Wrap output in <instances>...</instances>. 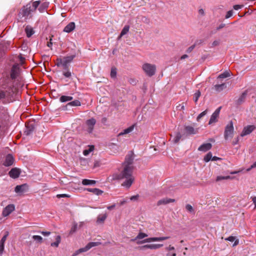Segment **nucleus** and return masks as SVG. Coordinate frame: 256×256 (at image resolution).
<instances>
[{"mask_svg": "<svg viewBox=\"0 0 256 256\" xmlns=\"http://www.w3.org/2000/svg\"><path fill=\"white\" fill-rule=\"evenodd\" d=\"M134 156L132 154L126 156L125 161L122 164L118 172L114 173L112 176V180L125 179L122 186L129 188L135 180L132 176L134 166L132 164Z\"/></svg>", "mask_w": 256, "mask_h": 256, "instance_id": "nucleus-1", "label": "nucleus"}, {"mask_svg": "<svg viewBox=\"0 0 256 256\" xmlns=\"http://www.w3.org/2000/svg\"><path fill=\"white\" fill-rule=\"evenodd\" d=\"M40 4V1H35L32 3L27 4L22 7L20 14L26 19L28 18L30 14L34 12Z\"/></svg>", "mask_w": 256, "mask_h": 256, "instance_id": "nucleus-2", "label": "nucleus"}, {"mask_svg": "<svg viewBox=\"0 0 256 256\" xmlns=\"http://www.w3.org/2000/svg\"><path fill=\"white\" fill-rule=\"evenodd\" d=\"M142 69L148 76L154 75L156 71V66L154 64L144 63L142 66Z\"/></svg>", "mask_w": 256, "mask_h": 256, "instance_id": "nucleus-3", "label": "nucleus"}, {"mask_svg": "<svg viewBox=\"0 0 256 256\" xmlns=\"http://www.w3.org/2000/svg\"><path fill=\"white\" fill-rule=\"evenodd\" d=\"M234 132V124L232 121H230L226 126L224 132V138L225 140L232 138Z\"/></svg>", "mask_w": 256, "mask_h": 256, "instance_id": "nucleus-4", "label": "nucleus"}, {"mask_svg": "<svg viewBox=\"0 0 256 256\" xmlns=\"http://www.w3.org/2000/svg\"><path fill=\"white\" fill-rule=\"evenodd\" d=\"M101 244L100 242H89L84 248H80L78 250H76L74 254H72V256H76L79 254L85 252L89 250L90 248L94 246H98Z\"/></svg>", "mask_w": 256, "mask_h": 256, "instance_id": "nucleus-5", "label": "nucleus"}, {"mask_svg": "<svg viewBox=\"0 0 256 256\" xmlns=\"http://www.w3.org/2000/svg\"><path fill=\"white\" fill-rule=\"evenodd\" d=\"M96 124V120L94 118L88 120L85 122V129L86 131L90 134L92 132L94 126Z\"/></svg>", "mask_w": 256, "mask_h": 256, "instance_id": "nucleus-6", "label": "nucleus"}, {"mask_svg": "<svg viewBox=\"0 0 256 256\" xmlns=\"http://www.w3.org/2000/svg\"><path fill=\"white\" fill-rule=\"evenodd\" d=\"M170 238L169 236H164V237H154L150 238L144 240L140 242H138V244H142L144 242H160L164 240H168Z\"/></svg>", "mask_w": 256, "mask_h": 256, "instance_id": "nucleus-7", "label": "nucleus"}, {"mask_svg": "<svg viewBox=\"0 0 256 256\" xmlns=\"http://www.w3.org/2000/svg\"><path fill=\"white\" fill-rule=\"evenodd\" d=\"M14 210L15 206L14 204H8L5 208H4L2 212V216L4 217H6L9 216Z\"/></svg>", "mask_w": 256, "mask_h": 256, "instance_id": "nucleus-8", "label": "nucleus"}, {"mask_svg": "<svg viewBox=\"0 0 256 256\" xmlns=\"http://www.w3.org/2000/svg\"><path fill=\"white\" fill-rule=\"evenodd\" d=\"M220 109L221 106L218 108L212 114L208 122L209 124L215 123L218 121V118L220 115Z\"/></svg>", "mask_w": 256, "mask_h": 256, "instance_id": "nucleus-9", "label": "nucleus"}, {"mask_svg": "<svg viewBox=\"0 0 256 256\" xmlns=\"http://www.w3.org/2000/svg\"><path fill=\"white\" fill-rule=\"evenodd\" d=\"M255 128L256 127L254 125H249L244 127L242 132L240 134V136H244L250 134L252 131L254 130Z\"/></svg>", "mask_w": 256, "mask_h": 256, "instance_id": "nucleus-10", "label": "nucleus"}, {"mask_svg": "<svg viewBox=\"0 0 256 256\" xmlns=\"http://www.w3.org/2000/svg\"><path fill=\"white\" fill-rule=\"evenodd\" d=\"M20 68L18 64H14L10 72V77L12 79H15L17 78L20 72Z\"/></svg>", "mask_w": 256, "mask_h": 256, "instance_id": "nucleus-11", "label": "nucleus"}, {"mask_svg": "<svg viewBox=\"0 0 256 256\" xmlns=\"http://www.w3.org/2000/svg\"><path fill=\"white\" fill-rule=\"evenodd\" d=\"M163 246L162 244H146L139 247V249L140 250H144L146 248H150L152 250L158 249Z\"/></svg>", "mask_w": 256, "mask_h": 256, "instance_id": "nucleus-12", "label": "nucleus"}, {"mask_svg": "<svg viewBox=\"0 0 256 256\" xmlns=\"http://www.w3.org/2000/svg\"><path fill=\"white\" fill-rule=\"evenodd\" d=\"M14 160L13 156L10 154H8L6 156L3 164L6 166H10L13 164Z\"/></svg>", "mask_w": 256, "mask_h": 256, "instance_id": "nucleus-13", "label": "nucleus"}, {"mask_svg": "<svg viewBox=\"0 0 256 256\" xmlns=\"http://www.w3.org/2000/svg\"><path fill=\"white\" fill-rule=\"evenodd\" d=\"M28 188L27 184H24L21 185L16 186L15 188L14 191L16 193H22L25 192Z\"/></svg>", "mask_w": 256, "mask_h": 256, "instance_id": "nucleus-14", "label": "nucleus"}, {"mask_svg": "<svg viewBox=\"0 0 256 256\" xmlns=\"http://www.w3.org/2000/svg\"><path fill=\"white\" fill-rule=\"evenodd\" d=\"M20 173V169L18 168H12L8 172V174L10 176L13 178H18Z\"/></svg>", "mask_w": 256, "mask_h": 256, "instance_id": "nucleus-15", "label": "nucleus"}, {"mask_svg": "<svg viewBox=\"0 0 256 256\" xmlns=\"http://www.w3.org/2000/svg\"><path fill=\"white\" fill-rule=\"evenodd\" d=\"M165 250L168 252L166 256H176V249L174 246L169 245L165 248Z\"/></svg>", "mask_w": 256, "mask_h": 256, "instance_id": "nucleus-16", "label": "nucleus"}, {"mask_svg": "<svg viewBox=\"0 0 256 256\" xmlns=\"http://www.w3.org/2000/svg\"><path fill=\"white\" fill-rule=\"evenodd\" d=\"M74 57H75V56L73 55V56L64 57L62 58L63 62H64V69H66V70L67 69L68 64V63L70 62L73 60V59L74 58Z\"/></svg>", "mask_w": 256, "mask_h": 256, "instance_id": "nucleus-17", "label": "nucleus"}, {"mask_svg": "<svg viewBox=\"0 0 256 256\" xmlns=\"http://www.w3.org/2000/svg\"><path fill=\"white\" fill-rule=\"evenodd\" d=\"M76 25L74 22H71L69 23L64 29V32L69 33L72 32L75 28Z\"/></svg>", "mask_w": 256, "mask_h": 256, "instance_id": "nucleus-18", "label": "nucleus"}, {"mask_svg": "<svg viewBox=\"0 0 256 256\" xmlns=\"http://www.w3.org/2000/svg\"><path fill=\"white\" fill-rule=\"evenodd\" d=\"M175 202L174 199L172 198H164L163 199H162L158 202L157 204L158 206H160L162 204H166L170 202Z\"/></svg>", "mask_w": 256, "mask_h": 256, "instance_id": "nucleus-19", "label": "nucleus"}, {"mask_svg": "<svg viewBox=\"0 0 256 256\" xmlns=\"http://www.w3.org/2000/svg\"><path fill=\"white\" fill-rule=\"evenodd\" d=\"M212 147V145L210 143L204 144L198 148V150L205 152L210 150Z\"/></svg>", "mask_w": 256, "mask_h": 256, "instance_id": "nucleus-20", "label": "nucleus"}, {"mask_svg": "<svg viewBox=\"0 0 256 256\" xmlns=\"http://www.w3.org/2000/svg\"><path fill=\"white\" fill-rule=\"evenodd\" d=\"M107 218V214L106 213L99 214L96 219V222L98 224H103Z\"/></svg>", "mask_w": 256, "mask_h": 256, "instance_id": "nucleus-21", "label": "nucleus"}, {"mask_svg": "<svg viewBox=\"0 0 256 256\" xmlns=\"http://www.w3.org/2000/svg\"><path fill=\"white\" fill-rule=\"evenodd\" d=\"M184 129L186 132L188 134H196L198 132V129H194L191 126H186Z\"/></svg>", "mask_w": 256, "mask_h": 256, "instance_id": "nucleus-22", "label": "nucleus"}, {"mask_svg": "<svg viewBox=\"0 0 256 256\" xmlns=\"http://www.w3.org/2000/svg\"><path fill=\"white\" fill-rule=\"evenodd\" d=\"M25 32L28 38L30 37L34 34V30L32 26H27L25 28Z\"/></svg>", "mask_w": 256, "mask_h": 256, "instance_id": "nucleus-23", "label": "nucleus"}, {"mask_svg": "<svg viewBox=\"0 0 256 256\" xmlns=\"http://www.w3.org/2000/svg\"><path fill=\"white\" fill-rule=\"evenodd\" d=\"M134 128V125H132V126L128 127V128L124 130L122 132H120L118 134V136L128 134L130 132H132Z\"/></svg>", "mask_w": 256, "mask_h": 256, "instance_id": "nucleus-24", "label": "nucleus"}, {"mask_svg": "<svg viewBox=\"0 0 256 256\" xmlns=\"http://www.w3.org/2000/svg\"><path fill=\"white\" fill-rule=\"evenodd\" d=\"M86 190L88 192H92L93 194H96V195L102 194L103 192L102 190H101L98 188H86Z\"/></svg>", "mask_w": 256, "mask_h": 256, "instance_id": "nucleus-25", "label": "nucleus"}, {"mask_svg": "<svg viewBox=\"0 0 256 256\" xmlns=\"http://www.w3.org/2000/svg\"><path fill=\"white\" fill-rule=\"evenodd\" d=\"M246 95H247V92L246 91H245L241 94V96H240V98L238 100H237L238 104H240L242 102H243L245 100Z\"/></svg>", "mask_w": 256, "mask_h": 256, "instance_id": "nucleus-26", "label": "nucleus"}, {"mask_svg": "<svg viewBox=\"0 0 256 256\" xmlns=\"http://www.w3.org/2000/svg\"><path fill=\"white\" fill-rule=\"evenodd\" d=\"M225 240L230 241V242H232L234 241V242L233 244L234 246L238 245V242H239L238 240H236V237L234 236H230L225 238Z\"/></svg>", "mask_w": 256, "mask_h": 256, "instance_id": "nucleus-27", "label": "nucleus"}, {"mask_svg": "<svg viewBox=\"0 0 256 256\" xmlns=\"http://www.w3.org/2000/svg\"><path fill=\"white\" fill-rule=\"evenodd\" d=\"M73 98L70 96H62L60 98V100L61 102H64L72 100Z\"/></svg>", "mask_w": 256, "mask_h": 256, "instance_id": "nucleus-28", "label": "nucleus"}, {"mask_svg": "<svg viewBox=\"0 0 256 256\" xmlns=\"http://www.w3.org/2000/svg\"><path fill=\"white\" fill-rule=\"evenodd\" d=\"M96 183V180H90L88 179H84L82 181V184L83 185H92Z\"/></svg>", "mask_w": 256, "mask_h": 256, "instance_id": "nucleus-29", "label": "nucleus"}, {"mask_svg": "<svg viewBox=\"0 0 256 256\" xmlns=\"http://www.w3.org/2000/svg\"><path fill=\"white\" fill-rule=\"evenodd\" d=\"M129 29L130 26H125L122 30L118 38H120L122 36L126 34L129 31Z\"/></svg>", "mask_w": 256, "mask_h": 256, "instance_id": "nucleus-30", "label": "nucleus"}, {"mask_svg": "<svg viewBox=\"0 0 256 256\" xmlns=\"http://www.w3.org/2000/svg\"><path fill=\"white\" fill-rule=\"evenodd\" d=\"M56 241L51 244L52 246L58 247L60 243V242L61 238L60 236H58L56 237Z\"/></svg>", "mask_w": 256, "mask_h": 256, "instance_id": "nucleus-31", "label": "nucleus"}, {"mask_svg": "<svg viewBox=\"0 0 256 256\" xmlns=\"http://www.w3.org/2000/svg\"><path fill=\"white\" fill-rule=\"evenodd\" d=\"M230 76V72L228 71H225L222 74H220L218 76V78H224Z\"/></svg>", "mask_w": 256, "mask_h": 256, "instance_id": "nucleus-32", "label": "nucleus"}, {"mask_svg": "<svg viewBox=\"0 0 256 256\" xmlns=\"http://www.w3.org/2000/svg\"><path fill=\"white\" fill-rule=\"evenodd\" d=\"M94 150V146H90L88 149L84 150L83 152V154L84 156H88L90 152H92Z\"/></svg>", "mask_w": 256, "mask_h": 256, "instance_id": "nucleus-33", "label": "nucleus"}, {"mask_svg": "<svg viewBox=\"0 0 256 256\" xmlns=\"http://www.w3.org/2000/svg\"><path fill=\"white\" fill-rule=\"evenodd\" d=\"M48 2H44L38 8L40 12H43L48 7Z\"/></svg>", "mask_w": 256, "mask_h": 256, "instance_id": "nucleus-34", "label": "nucleus"}, {"mask_svg": "<svg viewBox=\"0 0 256 256\" xmlns=\"http://www.w3.org/2000/svg\"><path fill=\"white\" fill-rule=\"evenodd\" d=\"M186 106V103L184 102H183L182 104H179L178 105L176 106V108L178 110L184 111L185 110Z\"/></svg>", "mask_w": 256, "mask_h": 256, "instance_id": "nucleus-35", "label": "nucleus"}, {"mask_svg": "<svg viewBox=\"0 0 256 256\" xmlns=\"http://www.w3.org/2000/svg\"><path fill=\"white\" fill-rule=\"evenodd\" d=\"M68 104L70 106H80L81 105V103L78 100H74L72 102H70Z\"/></svg>", "mask_w": 256, "mask_h": 256, "instance_id": "nucleus-36", "label": "nucleus"}, {"mask_svg": "<svg viewBox=\"0 0 256 256\" xmlns=\"http://www.w3.org/2000/svg\"><path fill=\"white\" fill-rule=\"evenodd\" d=\"M181 138H182V135H181L180 133V132H177L176 136L174 138L173 140V142L174 143H178L179 142V140H180V139Z\"/></svg>", "mask_w": 256, "mask_h": 256, "instance_id": "nucleus-37", "label": "nucleus"}, {"mask_svg": "<svg viewBox=\"0 0 256 256\" xmlns=\"http://www.w3.org/2000/svg\"><path fill=\"white\" fill-rule=\"evenodd\" d=\"M201 95V93L200 90H198L196 92H195V94L194 95V100L196 103L197 102L198 98Z\"/></svg>", "mask_w": 256, "mask_h": 256, "instance_id": "nucleus-38", "label": "nucleus"}, {"mask_svg": "<svg viewBox=\"0 0 256 256\" xmlns=\"http://www.w3.org/2000/svg\"><path fill=\"white\" fill-rule=\"evenodd\" d=\"M225 87V84H216L214 86L215 90L216 91H220Z\"/></svg>", "mask_w": 256, "mask_h": 256, "instance_id": "nucleus-39", "label": "nucleus"}, {"mask_svg": "<svg viewBox=\"0 0 256 256\" xmlns=\"http://www.w3.org/2000/svg\"><path fill=\"white\" fill-rule=\"evenodd\" d=\"M212 158V154L211 152H209L206 154V155L204 156V160L206 162H209Z\"/></svg>", "mask_w": 256, "mask_h": 256, "instance_id": "nucleus-40", "label": "nucleus"}, {"mask_svg": "<svg viewBox=\"0 0 256 256\" xmlns=\"http://www.w3.org/2000/svg\"><path fill=\"white\" fill-rule=\"evenodd\" d=\"M148 236V235L145 234V233H143V232H140L138 235L136 236V238L135 240H140V239H142L143 238H144L146 237H147Z\"/></svg>", "mask_w": 256, "mask_h": 256, "instance_id": "nucleus-41", "label": "nucleus"}, {"mask_svg": "<svg viewBox=\"0 0 256 256\" xmlns=\"http://www.w3.org/2000/svg\"><path fill=\"white\" fill-rule=\"evenodd\" d=\"M32 238L34 240L37 241L38 242L40 243H42V236H33Z\"/></svg>", "mask_w": 256, "mask_h": 256, "instance_id": "nucleus-42", "label": "nucleus"}, {"mask_svg": "<svg viewBox=\"0 0 256 256\" xmlns=\"http://www.w3.org/2000/svg\"><path fill=\"white\" fill-rule=\"evenodd\" d=\"M56 65L58 66H62L64 67V62L62 59L60 58H57Z\"/></svg>", "mask_w": 256, "mask_h": 256, "instance_id": "nucleus-43", "label": "nucleus"}, {"mask_svg": "<svg viewBox=\"0 0 256 256\" xmlns=\"http://www.w3.org/2000/svg\"><path fill=\"white\" fill-rule=\"evenodd\" d=\"M8 236V232H6L5 234L1 239V240L0 241V243L4 244V242H5Z\"/></svg>", "mask_w": 256, "mask_h": 256, "instance_id": "nucleus-44", "label": "nucleus"}, {"mask_svg": "<svg viewBox=\"0 0 256 256\" xmlns=\"http://www.w3.org/2000/svg\"><path fill=\"white\" fill-rule=\"evenodd\" d=\"M186 208L188 212H194L193 207L190 204L186 205Z\"/></svg>", "mask_w": 256, "mask_h": 256, "instance_id": "nucleus-45", "label": "nucleus"}, {"mask_svg": "<svg viewBox=\"0 0 256 256\" xmlns=\"http://www.w3.org/2000/svg\"><path fill=\"white\" fill-rule=\"evenodd\" d=\"M207 114V110H206L204 111L203 112H201L197 117L196 120L198 121H199L204 116H205Z\"/></svg>", "mask_w": 256, "mask_h": 256, "instance_id": "nucleus-46", "label": "nucleus"}, {"mask_svg": "<svg viewBox=\"0 0 256 256\" xmlns=\"http://www.w3.org/2000/svg\"><path fill=\"white\" fill-rule=\"evenodd\" d=\"M63 75L66 77V78H70L72 76V74H71V72H70L69 70H66V71H64L63 72Z\"/></svg>", "mask_w": 256, "mask_h": 256, "instance_id": "nucleus-47", "label": "nucleus"}, {"mask_svg": "<svg viewBox=\"0 0 256 256\" xmlns=\"http://www.w3.org/2000/svg\"><path fill=\"white\" fill-rule=\"evenodd\" d=\"M116 74V69L112 68L110 72V76L112 78H115Z\"/></svg>", "mask_w": 256, "mask_h": 256, "instance_id": "nucleus-48", "label": "nucleus"}, {"mask_svg": "<svg viewBox=\"0 0 256 256\" xmlns=\"http://www.w3.org/2000/svg\"><path fill=\"white\" fill-rule=\"evenodd\" d=\"M6 96V92L4 91L0 92V99H4Z\"/></svg>", "mask_w": 256, "mask_h": 256, "instance_id": "nucleus-49", "label": "nucleus"}, {"mask_svg": "<svg viewBox=\"0 0 256 256\" xmlns=\"http://www.w3.org/2000/svg\"><path fill=\"white\" fill-rule=\"evenodd\" d=\"M70 196L67 194H58L56 195V197L58 198H69Z\"/></svg>", "mask_w": 256, "mask_h": 256, "instance_id": "nucleus-50", "label": "nucleus"}, {"mask_svg": "<svg viewBox=\"0 0 256 256\" xmlns=\"http://www.w3.org/2000/svg\"><path fill=\"white\" fill-rule=\"evenodd\" d=\"M233 14L232 10H229L227 12V14L226 16V18H228L232 16Z\"/></svg>", "mask_w": 256, "mask_h": 256, "instance_id": "nucleus-51", "label": "nucleus"}, {"mask_svg": "<svg viewBox=\"0 0 256 256\" xmlns=\"http://www.w3.org/2000/svg\"><path fill=\"white\" fill-rule=\"evenodd\" d=\"M100 166V163L99 160H96L94 162V168L99 167Z\"/></svg>", "mask_w": 256, "mask_h": 256, "instance_id": "nucleus-52", "label": "nucleus"}, {"mask_svg": "<svg viewBox=\"0 0 256 256\" xmlns=\"http://www.w3.org/2000/svg\"><path fill=\"white\" fill-rule=\"evenodd\" d=\"M196 46V45L195 44H193L192 46H190V47H189L187 50H186V52L188 53H190V52L193 50L194 48H195Z\"/></svg>", "mask_w": 256, "mask_h": 256, "instance_id": "nucleus-53", "label": "nucleus"}, {"mask_svg": "<svg viewBox=\"0 0 256 256\" xmlns=\"http://www.w3.org/2000/svg\"><path fill=\"white\" fill-rule=\"evenodd\" d=\"M243 5L236 4L234 6V8L235 10H238L240 8H242L243 7Z\"/></svg>", "mask_w": 256, "mask_h": 256, "instance_id": "nucleus-54", "label": "nucleus"}, {"mask_svg": "<svg viewBox=\"0 0 256 256\" xmlns=\"http://www.w3.org/2000/svg\"><path fill=\"white\" fill-rule=\"evenodd\" d=\"M139 197V196L138 194L137 195H136V196H132L130 198V200H137L138 199Z\"/></svg>", "mask_w": 256, "mask_h": 256, "instance_id": "nucleus-55", "label": "nucleus"}, {"mask_svg": "<svg viewBox=\"0 0 256 256\" xmlns=\"http://www.w3.org/2000/svg\"><path fill=\"white\" fill-rule=\"evenodd\" d=\"M225 180V176H218L216 178V181L218 182L221 180Z\"/></svg>", "mask_w": 256, "mask_h": 256, "instance_id": "nucleus-56", "label": "nucleus"}, {"mask_svg": "<svg viewBox=\"0 0 256 256\" xmlns=\"http://www.w3.org/2000/svg\"><path fill=\"white\" fill-rule=\"evenodd\" d=\"M4 244H3L0 243V254H2L4 250Z\"/></svg>", "mask_w": 256, "mask_h": 256, "instance_id": "nucleus-57", "label": "nucleus"}, {"mask_svg": "<svg viewBox=\"0 0 256 256\" xmlns=\"http://www.w3.org/2000/svg\"><path fill=\"white\" fill-rule=\"evenodd\" d=\"M76 228H77V224H74L72 226V228L70 232H74L76 230Z\"/></svg>", "mask_w": 256, "mask_h": 256, "instance_id": "nucleus-58", "label": "nucleus"}, {"mask_svg": "<svg viewBox=\"0 0 256 256\" xmlns=\"http://www.w3.org/2000/svg\"><path fill=\"white\" fill-rule=\"evenodd\" d=\"M256 168V162H254L251 166L250 168H248V169H247V171H250V170H252V168Z\"/></svg>", "mask_w": 256, "mask_h": 256, "instance_id": "nucleus-59", "label": "nucleus"}, {"mask_svg": "<svg viewBox=\"0 0 256 256\" xmlns=\"http://www.w3.org/2000/svg\"><path fill=\"white\" fill-rule=\"evenodd\" d=\"M219 44H220V42L218 40H214V42H213L212 44V46H216L219 45Z\"/></svg>", "mask_w": 256, "mask_h": 256, "instance_id": "nucleus-60", "label": "nucleus"}, {"mask_svg": "<svg viewBox=\"0 0 256 256\" xmlns=\"http://www.w3.org/2000/svg\"><path fill=\"white\" fill-rule=\"evenodd\" d=\"M41 234L44 236H48L50 234V232H42Z\"/></svg>", "mask_w": 256, "mask_h": 256, "instance_id": "nucleus-61", "label": "nucleus"}, {"mask_svg": "<svg viewBox=\"0 0 256 256\" xmlns=\"http://www.w3.org/2000/svg\"><path fill=\"white\" fill-rule=\"evenodd\" d=\"M115 207H116V204H113L112 206H108L107 207V208L108 210H112L114 209Z\"/></svg>", "mask_w": 256, "mask_h": 256, "instance_id": "nucleus-62", "label": "nucleus"}, {"mask_svg": "<svg viewBox=\"0 0 256 256\" xmlns=\"http://www.w3.org/2000/svg\"><path fill=\"white\" fill-rule=\"evenodd\" d=\"M225 26V24H220L217 28H216V30H219L223 28H224Z\"/></svg>", "mask_w": 256, "mask_h": 256, "instance_id": "nucleus-63", "label": "nucleus"}, {"mask_svg": "<svg viewBox=\"0 0 256 256\" xmlns=\"http://www.w3.org/2000/svg\"><path fill=\"white\" fill-rule=\"evenodd\" d=\"M252 200L254 202V204L255 205V208H256V196H254L252 198Z\"/></svg>", "mask_w": 256, "mask_h": 256, "instance_id": "nucleus-64", "label": "nucleus"}]
</instances>
